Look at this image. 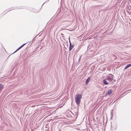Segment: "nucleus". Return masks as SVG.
<instances>
[{
  "label": "nucleus",
  "mask_w": 131,
  "mask_h": 131,
  "mask_svg": "<svg viewBox=\"0 0 131 131\" xmlns=\"http://www.w3.org/2000/svg\"><path fill=\"white\" fill-rule=\"evenodd\" d=\"M26 43H25L22 45L19 48L20 49L21 48H22Z\"/></svg>",
  "instance_id": "obj_9"
},
{
  "label": "nucleus",
  "mask_w": 131,
  "mask_h": 131,
  "mask_svg": "<svg viewBox=\"0 0 131 131\" xmlns=\"http://www.w3.org/2000/svg\"><path fill=\"white\" fill-rule=\"evenodd\" d=\"M61 35L62 36V37H64L63 36V34H61Z\"/></svg>",
  "instance_id": "obj_13"
},
{
  "label": "nucleus",
  "mask_w": 131,
  "mask_h": 131,
  "mask_svg": "<svg viewBox=\"0 0 131 131\" xmlns=\"http://www.w3.org/2000/svg\"><path fill=\"white\" fill-rule=\"evenodd\" d=\"M20 49L19 47L18 49H17L14 52V53L16 52L18 50H19Z\"/></svg>",
  "instance_id": "obj_11"
},
{
  "label": "nucleus",
  "mask_w": 131,
  "mask_h": 131,
  "mask_svg": "<svg viewBox=\"0 0 131 131\" xmlns=\"http://www.w3.org/2000/svg\"><path fill=\"white\" fill-rule=\"evenodd\" d=\"M90 79V77H88V79H86L85 83L86 84H87L89 82Z\"/></svg>",
  "instance_id": "obj_5"
},
{
  "label": "nucleus",
  "mask_w": 131,
  "mask_h": 131,
  "mask_svg": "<svg viewBox=\"0 0 131 131\" xmlns=\"http://www.w3.org/2000/svg\"><path fill=\"white\" fill-rule=\"evenodd\" d=\"M69 42H70V43L69 49V51H70L72 49V48L74 47V46L73 45H71V42L70 40V38L69 37Z\"/></svg>",
  "instance_id": "obj_3"
},
{
  "label": "nucleus",
  "mask_w": 131,
  "mask_h": 131,
  "mask_svg": "<svg viewBox=\"0 0 131 131\" xmlns=\"http://www.w3.org/2000/svg\"><path fill=\"white\" fill-rule=\"evenodd\" d=\"M113 76L112 74H110V75L108 76V77L106 79L109 81H111L113 80Z\"/></svg>",
  "instance_id": "obj_2"
},
{
  "label": "nucleus",
  "mask_w": 131,
  "mask_h": 131,
  "mask_svg": "<svg viewBox=\"0 0 131 131\" xmlns=\"http://www.w3.org/2000/svg\"><path fill=\"white\" fill-rule=\"evenodd\" d=\"M82 98V95L81 94H77L75 96V101L78 107L80 105L81 100Z\"/></svg>",
  "instance_id": "obj_1"
},
{
  "label": "nucleus",
  "mask_w": 131,
  "mask_h": 131,
  "mask_svg": "<svg viewBox=\"0 0 131 131\" xmlns=\"http://www.w3.org/2000/svg\"><path fill=\"white\" fill-rule=\"evenodd\" d=\"M112 93V90H110L108 91L107 92V94L108 95H110Z\"/></svg>",
  "instance_id": "obj_7"
},
{
  "label": "nucleus",
  "mask_w": 131,
  "mask_h": 131,
  "mask_svg": "<svg viewBox=\"0 0 131 131\" xmlns=\"http://www.w3.org/2000/svg\"><path fill=\"white\" fill-rule=\"evenodd\" d=\"M131 66V64H128L127 65V66H125L124 68V70H125L129 67Z\"/></svg>",
  "instance_id": "obj_6"
},
{
  "label": "nucleus",
  "mask_w": 131,
  "mask_h": 131,
  "mask_svg": "<svg viewBox=\"0 0 131 131\" xmlns=\"http://www.w3.org/2000/svg\"><path fill=\"white\" fill-rule=\"evenodd\" d=\"M113 117V113L112 112H111V117Z\"/></svg>",
  "instance_id": "obj_12"
},
{
  "label": "nucleus",
  "mask_w": 131,
  "mask_h": 131,
  "mask_svg": "<svg viewBox=\"0 0 131 131\" xmlns=\"http://www.w3.org/2000/svg\"><path fill=\"white\" fill-rule=\"evenodd\" d=\"M80 59H81V58H79V60H80Z\"/></svg>",
  "instance_id": "obj_14"
},
{
  "label": "nucleus",
  "mask_w": 131,
  "mask_h": 131,
  "mask_svg": "<svg viewBox=\"0 0 131 131\" xmlns=\"http://www.w3.org/2000/svg\"><path fill=\"white\" fill-rule=\"evenodd\" d=\"M107 80H108L106 79L104 80L103 81V83L105 85H107L108 84H109V83L107 82Z\"/></svg>",
  "instance_id": "obj_4"
},
{
  "label": "nucleus",
  "mask_w": 131,
  "mask_h": 131,
  "mask_svg": "<svg viewBox=\"0 0 131 131\" xmlns=\"http://www.w3.org/2000/svg\"><path fill=\"white\" fill-rule=\"evenodd\" d=\"M130 9V5H129L128 4V9L129 10Z\"/></svg>",
  "instance_id": "obj_10"
},
{
  "label": "nucleus",
  "mask_w": 131,
  "mask_h": 131,
  "mask_svg": "<svg viewBox=\"0 0 131 131\" xmlns=\"http://www.w3.org/2000/svg\"><path fill=\"white\" fill-rule=\"evenodd\" d=\"M26 43H25L22 45L19 48L20 49L21 48H22Z\"/></svg>",
  "instance_id": "obj_8"
}]
</instances>
